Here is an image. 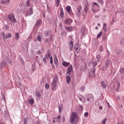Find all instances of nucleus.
Segmentation results:
<instances>
[{"instance_id":"nucleus-27","label":"nucleus","mask_w":124,"mask_h":124,"mask_svg":"<svg viewBox=\"0 0 124 124\" xmlns=\"http://www.w3.org/2000/svg\"><path fill=\"white\" fill-rule=\"evenodd\" d=\"M37 40L38 41H39V42H41L42 39H41V36L38 35L37 37Z\"/></svg>"},{"instance_id":"nucleus-41","label":"nucleus","mask_w":124,"mask_h":124,"mask_svg":"<svg viewBox=\"0 0 124 124\" xmlns=\"http://www.w3.org/2000/svg\"><path fill=\"white\" fill-rule=\"evenodd\" d=\"M121 87V83L119 82H117V88L119 89Z\"/></svg>"},{"instance_id":"nucleus-43","label":"nucleus","mask_w":124,"mask_h":124,"mask_svg":"<svg viewBox=\"0 0 124 124\" xmlns=\"http://www.w3.org/2000/svg\"><path fill=\"white\" fill-rule=\"evenodd\" d=\"M121 43L122 45H124V39L121 40Z\"/></svg>"},{"instance_id":"nucleus-38","label":"nucleus","mask_w":124,"mask_h":124,"mask_svg":"<svg viewBox=\"0 0 124 124\" xmlns=\"http://www.w3.org/2000/svg\"><path fill=\"white\" fill-rule=\"evenodd\" d=\"M80 90L81 92H84V91H85V86L81 87Z\"/></svg>"},{"instance_id":"nucleus-37","label":"nucleus","mask_w":124,"mask_h":124,"mask_svg":"<svg viewBox=\"0 0 124 124\" xmlns=\"http://www.w3.org/2000/svg\"><path fill=\"white\" fill-rule=\"evenodd\" d=\"M50 60L51 64H53V57L52 56L50 57Z\"/></svg>"},{"instance_id":"nucleus-36","label":"nucleus","mask_w":124,"mask_h":124,"mask_svg":"<svg viewBox=\"0 0 124 124\" xmlns=\"http://www.w3.org/2000/svg\"><path fill=\"white\" fill-rule=\"evenodd\" d=\"M54 63L56 64L57 63H58V59H57V58H55L54 60Z\"/></svg>"},{"instance_id":"nucleus-46","label":"nucleus","mask_w":124,"mask_h":124,"mask_svg":"<svg viewBox=\"0 0 124 124\" xmlns=\"http://www.w3.org/2000/svg\"><path fill=\"white\" fill-rule=\"evenodd\" d=\"M6 4H8L9 3V1H10V0H6Z\"/></svg>"},{"instance_id":"nucleus-33","label":"nucleus","mask_w":124,"mask_h":124,"mask_svg":"<svg viewBox=\"0 0 124 124\" xmlns=\"http://www.w3.org/2000/svg\"><path fill=\"white\" fill-rule=\"evenodd\" d=\"M36 95L38 97H40V96H41V94H40V93H39V92H36Z\"/></svg>"},{"instance_id":"nucleus-21","label":"nucleus","mask_w":124,"mask_h":124,"mask_svg":"<svg viewBox=\"0 0 124 124\" xmlns=\"http://www.w3.org/2000/svg\"><path fill=\"white\" fill-rule=\"evenodd\" d=\"M93 69H95V67L96 65H97V62L96 61H93Z\"/></svg>"},{"instance_id":"nucleus-14","label":"nucleus","mask_w":124,"mask_h":124,"mask_svg":"<svg viewBox=\"0 0 124 124\" xmlns=\"http://www.w3.org/2000/svg\"><path fill=\"white\" fill-rule=\"evenodd\" d=\"M12 37V35L11 33L7 34L5 37H4V39H7V38H11Z\"/></svg>"},{"instance_id":"nucleus-44","label":"nucleus","mask_w":124,"mask_h":124,"mask_svg":"<svg viewBox=\"0 0 124 124\" xmlns=\"http://www.w3.org/2000/svg\"><path fill=\"white\" fill-rule=\"evenodd\" d=\"M88 116H89V113L88 112H85L84 114V117H88Z\"/></svg>"},{"instance_id":"nucleus-7","label":"nucleus","mask_w":124,"mask_h":124,"mask_svg":"<svg viewBox=\"0 0 124 124\" xmlns=\"http://www.w3.org/2000/svg\"><path fill=\"white\" fill-rule=\"evenodd\" d=\"M81 10H82V6L78 5L77 8V15L79 17L81 16Z\"/></svg>"},{"instance_id":"nucleus-25","label":"nucleus","mask_w":124,"mask_h":124,"mask_svg":"<svg viewBox=\"0 0 124 124\" xmlns=\"http://www.w3.org/2000/svg\"><path fill=\"white\" fill-rule=\"evenodd\" d=\"M33 13V10H32V8H30L29 10V15H32Z\"/></svg>"},{"instance_id":"nucleus-45","label":"nucleus","mask_w":124,"mask_h":124,"mask_svg":"<svg viewBox=\"0 0 124 124\" xmlns=\"http://www.w3.org/2000/svg\"><path fill=\"white\" fill-rule=\"evenodd\" d=\"M1 34V36H2L3 38H4V37H5V35L4 34V32H2Z\"/></svg>"},{"instance_id":"nucleus-11","label":"nucleus","mask_w":124,"mask_h":124,"mask_svg":"<svg viewBox=\"0 0 124 124\" xmlns=\"http://www.w3.org/2000/svg\"><path fill=\"white\" fill-rule=\"evenodd\" d=\"M70 51L71 52L73 49V41H70V43L69 44Z\"/></svg>"},{"instance_id":"nucleus-6","label":"nucleus","mask_w":124,"mask_h":124,"mask_svg":"<svg viewBox=\"0 0 124 124\" xmlns=\"http://www.w3.org/2000/svg\"><path fill=\"white\" fill-rule=\"evenodd\" d=\"M90 3H89V2H86L85 4V7L84 9V12H85V13H87V12H88V11H89V9L90 8Z\"/></svg>"},{"instance_id":"nucleus-56","label":"nucleus","mask_w":124,"mask_h":124,"mask_svg":"<svg viewBox=\"0 0 124 124\" xmlns=\"http://www.w3.org/2000/svg\"><path fill=\"white\" fill-rule=\"evenodd\" d=\"M104 12H105L106 11V10L105 9H103Z\"/></svg>"},{"instance_id":"nucleus-63","label":"nucleus","mask_w":124,"mask_h":124,"mask_svg":"<svg viewBox=\"0 0 124 124\" xmlns=\"http://www.w3.org/2000/svg\"><path fill=\"white\" fill-rule=\"evenodd\" d=\"M3 63H4V65L5 64V63L4 62H3Z\"/></svg>"},{"instance_id":"nucleus-1","label":"nucleus","mask_w":124,"mask_h":124,"mask_svg":"<svg viewBox=\"0 0 124 124\" xmlns=\"http://www.w3.org/2000/svg\"><path fill=\"white\" fill-rule=\"evenodd\" d=\"M59 82V77L58 76H55L54 78L53 81L51 84V87L52 91H55L56 90V87H57V84Z\"/></svg>"},{"instance_id":"nucleus-22","label":"nucleus","mask_w":124,"mask_h":124,"mask_svg":"<svg viewBox=\"0 0 124 124\" xmlns=\"http://www.w3.org/2000/svg\"><path fill=\"white\" fill-rule=\"evenodd\" d=\"M101 85L102 86L103 89L106 88V84H105V82H104L103 81H101Z\"/></svg>"},{"instance_id":"nucleus-59","label":"nucleus","mask_w":124,"mask_h":124,"mask_svg":"<svg viewBox=\"0 0 124 124\" xmlns=\"http://www.w3.org/2000/svg\"><path fill=\"white\" fill-rule=\"evenodd\" d=\"M0 124H4L3 123H0Z\"/></svg>"},{"instance_id":"nucleus-23","label":"nucleus","mask_w":124,"mask_h":124,"mask_svg":"<svg viewBox=\"0 0 124 124\" xmlns=\"http://www.w3.org/2000/svg\"><path fill=\"white\" fill-rule=\"evenodd\" d=\"M103 31H107V27L106 26V23L104 24Z\"/></svg>"},{"instance_id":"nucleus-42","label":"nucleus","mask_w":124,"mask_h":124,"mask_svg":"<svg viewBox=\"0 0 124 124\" xmlns=\"http://www.w3.org/2000/svg\"><path fill=\"white\" fill-rule=\"evenodd\" d=\"M26 5H27V6H30V0L27 1Z\"/></svg>"},{"instance_id":"nucleus-10","label":"nucleus","mask_w":124,"mask_h":124,"mask_svg":"<svg viewBox=\"0 0 124 124\" xmlns=\"http://www.w3.org/2000/svg\"><path fill=\"white\" fill-rule=\"evenodd\" d=\"M72 71V65H70L69 66L67 70V74H68L69 75H70L71 74V72Z\"/></svg>"},{"instance_id":"nucleus-26","label":"nucleus","mask_w":124,"mask_h":124,"mask_svg":"<svg viewBox=\"0 0 124 124\" xmlns=\"http://www.w3.org/2000/svg\"><path fill=\"white\" fill-rule=\"evenodd\" d=\"M41 20H38L37 22H36V24H35V26H36L37 27H38V26L39 25H40V24H41Z\"/></svg>"},{"instance_id":"nucleus-12","label":"nucleus","mask_w":124,"mask_h":124,"mask_svg":"<svg viewBox=\"0 0 124 124\" xmlns=\"http://www.w3.org/2000/svg\"><path fill=\"white\" fill-rule=\"evenodd\" d=\"M72 23V20L70 19H66L65 20V24L66 25H70Z\"/></svg>"},{"instance_id":"nucleus-16","label":"nucleus","mask_w":124,"mask_h":124,"mask_svg":"<svg viewBox=\"0 0 124 124\" xmlns=\"http://www.w3.org/2000/svg\"><path fill=\"white\" fill-rule=\"evenodd\" d=\"M62 64L63 66H64L65 67H67V66H68V65H69L70 63L68 62H62Z\"/></svg>"},{"instance_id":"nucleus-48","label":"nucleus","mask_w":124,"mask_h":124,"mask_svg":"<svg viewBox=\"0 0 124 124\" xmlns=\"http://www.w3.org/2000/svg\"><path fill=\"white\" fill-rule=\"evenodd\" d=\"M59 112H61V111H62V108L61 107V106H59Z\"/></svg>"},{"instance_id":"nucleus-51","label":"nucleus","mask_w":124,"mask_h":124,"mask_svg":"<svg viewBox=\"0 0 124 124\" xmlns=\"http://www.w3.org/2000/svg\"><path fill=\"white\" fill-rule=\"evenodd\" d=\"M43 61L44 62H46V59H45V58H43Z\"/></svg>"},{"instance_id":"nucleus-49","label":"nucleus","mask_w":124,"mask_h":124,"mask_svg":"<svg viewBox=\"0 0 124 124\" xmlns=\"http://www.w3.org/2000/svg\"><path fill=\"white\" fill-rule=\"evenodd\" d=\"M46 57H47L48 58H50V53H48L47 54V55H46Z\"/></svg>"},{"instance_id":"nucleus-3","label":"nucleus","mask_w":124,"mask_h":124,"mask_svg":"<svg viewBox=\"0 0 124 124\" xmlns=\"http://www.w3.org/2000/svg\"><path fill=\"white\" fill-rule=\"evenodd\" d=\"M99 5H98L96 2H94L93 4V8L92 9V12H97L99 10Z\"/></svg>"},{"instance_id":"nucleus-39","label":"nucleus","mask_w":124,"mask_h":124,"mask_svg":"<svg viewBox=\"0 0 124 124\" xmlns=\"http://www.w3.org/2000/svg\"><path fill=\"white\" fill-rule=\"evenodd\" d=\"M1 4H4V3H5V4H6V2L5 0H1L0 1Z\"/></svg>"},{"instance_id":"nucleus-18","label":"nucleus","mask_w":124,"mask_h":124,"mask_svg":"<svg viewBox=\"0 0 124 124\" xmlns=\"http://www.w3.org/2000/svg\"><path fill=\"white\" fill-rule=\"evenodd\" d=\"M110 63H111V62L109 60H107L105 63V66L106 67H109L110 66Z\"/></svg>"},{"instance_id":"nucleus-2","label":"nucleus","mask_w":124,"mask_h":124,"mask_svg":"<svg viewBox=\"0 0 124 124\" xmlns=\"http://www.w3.org/2000/svg\"><path fill=\"white\" fill-rule=\"evenodd\" d=\"M78 116L77 112H73L71 113L70 121L72 124H74V122H76V119L78 118Z\"/></svg>"},{"instance_id":"nucleus-53","label":"nucleus","mask_w":124,"mask_h":124,"mask_svg":"<svg viewBox=\"0 0 124 124\" xmlns=\"http://www.w3.org/2000/svg\"><path fill=\"white\" fill-rule=\"evenodd\" d=\"M97 26H98V27H100V26H101L100 23H98Z\"/></svg>"},{"instance_id":"nucleus-30","label":"nucleus","mask_w":124,"mask_h":124,"mask_svg":"<svg viewBox=\"0 0 124 124\" xmlns=\"http://www.w3.org/2000/svg\"><path fill=\"white\" fill-rule=\"evenodd\" d=\"M120 73H122V74H124V68H121L120 69Z\"/></svg>"},{"instance_id":"nucleus-50","label":"nucleus","mask_w":124,"mask_h":124,"mask_svg":"<svg viewBox=\"0 0 124 124\" xmlns=\"http://www.w3.org/2000/svg\"><path fill=\"white\" fill-rule=\"evenodd\" d=\"M75 50H78V46H75Z\"/></svg>"},{"instance_id":"nucleus-20","label":"nucleus","mask_w":124,"mask_h":124,"mask_svg":"<svg viewBox=\"0 0 124 124\" xmlns=\"http://www.w3.org/2000/svg\"><path fill=\"white\" fill-rule=\"evenodd\" d=\"M66 10L68 13H70L71 12V7L70 6H67L66 7Z\"/></svg>"},{"instance_id":"nucleus-54","label":"nucleus","mask_w":124,"mask_h":124,"mask_svg":"<svg viewBox=\"0 0 124 124\" xmlns=\"http://www.w3.org/2000/svg\"><path fill=\"white\" fill-rule=\"evenodd\" d=\"M58 120H60V119H61V116H58Z\"/></svg>"},{"instance_id":"nucleus-24","label":"nucleus","mask_w":124,"mask_h":124,"mask_svg":"<svg viewBox=\"0 0 124 124\" xmlns=\"http://www.w3.org/2000/svg\"><path fill=\"white\" fill-rule=\"evenodd\" d=\"M55 1H56V6L57 7H59V6L60 5V0H55Z\"/></svg>"},{"instance_id":"nucleus-52","label":"nucleus","mask_w":124,"mask_h":124,"mask_svg":"<svg viewBox=\"0 0 124 124\" xmlns=\"http://www.w3.org/2000/svg\"><path fill=\"white\" fill-rule=\"evenodd\" d=\"M99 109H100V110H102V109H103L102 107V106L99 107Z\"/></svg>"},{"instance_id":"nucleus-9","label":"nucleus","mask_w":124,"mask_h":124,"mask_svg":"<svg viewBox=\"0 0 124 124\" xmlns=\"http://www.w3.org/2000/svg\"><path fill=\"white\" fill-rule=\"evenodd\" d=\"M95 69H93V71H90L89 73V77H93V76H94V75H95Z\"/></svg>"},{"instance_id":"nucleus-13","label":"nucleus","mask_w":124,"mask_h":124,"mask_svg":"<svg viewBox=\"0 0 124 124\" xmlns=\"http://www.w3.org/2000/svg\"><path fill=\"white\" fill-rule=\"evenodd\" d=\"M96 61L98 62H101V56L98 54L96 56Z\"/></svg>"},{"instance_id":"nucleus-8","label":"nucleus","mask_w":124,"mask_h":124,"mask_svg":"<svg viewBox=\"0 0 124 124\" xmlns=\"http://www.w3.org/2000/svg\"><path fill=\"white\" fill-rule=\"evenodd\" d=\"M65 30H66V31H69V32L72 31L74 30V27L65 26Z\"/></svg>"},{"instance_id":"nucleus-61","label":"nucleus","mask_w":124,"mask_h":124,"mask_svg":"<svg viewBox=\"0 0 124 124\" xmlns=\"http://www.w3.org/2000/svg\"><path fill=\"white\" fill-rule=\"evenodd\" d=\"M24 124H26V122H24Z\"/></svg>"},{"instance_id":"nucleus-31","label":"nucleus","mask_w":124,"mask_h":124,"mask_svg":"<svg viewBox=\"0 0 124 124\" xmlns=\"http://www.w3.org/2000/svg\"><path fill=\"white\" fill-rule=\"evenodd\" d=\"M102 35V31H101L97 35V38H100L101 37V36Z\"/></svg>"},{"instance_id":"nucleus-4","label":"nucleus","mask_w":124,"mask_h":124,"mask_svg":"<svg viewBox=\"0 0 124 124\" xmlns=\"http://www.w3.org/2000/svg\"><path fill=\"white\" fill-rule=\"evenodd\" d=\"M9 21L12 22V23H16V18L14 16V15L10 14L7 17Z\"/></svg>"},{"instance_id":"nucleus-32","label":"nucleus","mask_w":124,"mask_h":124,"mask_svg":"<svg viewBox=\"0 0 124 124\" xmlns=\"http://www.w3.org/2000/svg\"><path fill=\"white\" fill-rule=\"evenodd\" d=\"M99 50L100 52H103V46H100L99 48Z\"/></svg>"},{"instance_id":"nucleus-15","label":"nucleus","mask_w":124,"mask_h":124,"mask_svg":"<svg viewBox=\"0 0 124 124\" xmlns=\"http://www.w3.org/2000/svg\"><path fill=\"white\" fill-rule=\"evenodd\" d=\"M71 80V78L70 77V76H67L66 77V81L67 84H69V83H70Z\"/></svg>"},{"instance_id":"nucleus-58","label":"nucleus","mask_w":124,"mask_h":124,"mask_svg":"<svg viewBox=\"0 0 124 124\" xmlns=\"http://www.w3.org/2000/svg\"><path fill=\"white\" fill-rule=\"evenodd\" d=\"M53 123H56V121H55V120H53Z\"/></svg>"},{"instance_id":"nucleus-34","label":"nucleus","mask_w":124,"mask_h":124,"mask_svg":"<svg viewBox=\"0 0 124 124\" xmlns=\"http://www.w3.org/2000/svg\"><path fill=\"white\" fill-rule=\"evenodd\" d=\"M44 34L46 37L49 36V31H46L45 32Z\"/></svg>"},{"instance_id":"nucleus-35","label":"nucleus","mask_w":124,"mask_h":124,"mask_svg":"<svg viewBox=\"0 0 124 124\" xmlns=\"http://www.w3.org/2000/svg\"><path fill=\"white\" fill-rule=\"evenodd\" d=\"M49 84L48 83H46V85H45V88L46 89V90H48V89H49Z\"/></svg>"},{"instance_id":"nucleus-28","label":"nucleus","mask_w":124,"mask_h":124,"mask_svg":"<svg viewBox=\"0 0 124 124\" xmlns=\"http://www.w3.org/2000/svg\"><path fill=\"white\" fill-rule=\"evenodd\" d=\"M98 2L99 3H100L101 5H103V4H104V1H103V0H97Z\"/></svg>"},{"instance_id":"nucleus-57","label":"nucleus","mask_w":124,"mask_h":124,"mask_svg":"<svg viewBox=\"0 0 124 124\" xmlns=\"http://www.w3.org/2000/svg\"><path fill=\"white\" fill-rule=\"evenodd\" d=\"M95 30H98V27H95Z\"/></svg>"},{"instance_id":"nucleus-55","label":"nucleus","mask_w":124,"mask_h":124,"mask_svg":"<svg viewBox=\"0 0 124 124\" xmlns=\"http://www.w3.org/2000/svg\"><path fill=\"white\" fill-rule=\"evenodd\" d=\"M108 107L110 108V105L109 104V103H108Z\"/></svg>"},{"instance_id":"nucleus-60","label":"nucleus","mask_w":124,"mask_h":124,"mask_svg":"<svg viewBox=\"0 0 124 124\" xmlns=\"http://www.w3.org/2000/svg\"><path fill=\"white\" fill-rule=\"evenodd\" d=\"M75 1H77L78 0H74Z\"/></svg>"},{"instance_id":"nucleus-47","label":"nucleus","mask_w":124,"mask_h":124,"mask_svg":"<svg viewBox=\"0 0 124 124\" xmlns=\"http://www.w3.org/2000/svg\"><path fill=\"white\" fill-rule=\"evenodd\" d=\"M5 28L6 30H9V26H8V25H6L5 26Z\"/></svg>"},{"instance_id":"nucleus-64","label":"nucleus","mask_w":124,"mask_h":124,"mask_svg":"<svg viewBox=\"0 0 124 124\" xmlns=\"http://www.w3.org/2000/svg\"><path fill=\"white\" fill-rule=\"evenodd\" d=\"M75 124H77V123H75Z\"/></svg>"},{"instance_id":"nucleus-5","label":"nucleus","mask_w":124,"mask_h":124,"mask_svg":"<svg viewBox=\"0 0 124 124\" xmlns=\"http://www.w3.org/2000/svg\"><path fill=\"white\" fill-rule=\"evenodd\" d=\"M86 97L88 102H93L94 100V97L92 94H88L86 95Z\"/></svg>"},{"instance_id":"nucleus-19","label":"nucleus","mask_w":124,"mask_h":124,"mask_svg":"<svg viewBox=\"0 0 124 124\" xmlns=\"http://www.w3.org/2000/svg\"><path fill=\"white\" fill-rule=\"evenodd\" d=\"M34 102V99H31L28 100V103H29L30 105H33Z\"/></svg>"},{"instance_id":"nucleus-17","label":"nucleus","mask_w":124,"mask_h":124,"mask_svg":"<svg viewBox=\"0 0 124 124\" xmlns=\"http://www.w3.org/2000/svg\"><path fill=\"white\" fill-rule=\"evenodd\" d=\"M63 15H64V14L63 13V9H61L59 15L60 18H62V17H63Z\"/></svg>"},{"instance_id":"nucleus-40","label":"nucleus","mask_w":124,"mask_h":124,"mask_svg":"<svg viewBox=\"0 0 124 124\" xmlns=\"http://www.w3.org/2000/svg\"><path fill=\"white\" fill-rule=\"evenodd\" d=\"M106 121H107V120L106 119V118H105V119L103 120V121L102 122V123L103 124H105V123H106Z\"/></svg>"},{"instance_id":"nucleus-29","label":"nucleus","mask_w":124,"mask_h":124,"mask_svg":"<svg viewBox=\"0 0 124 124\" xmlns=\"http://www.w3.org/2000/svg\"><path fill=\"white\" fill-rule=\"evenodd\" d=\"M15 36H16V40H18V39H19V33H16V34H15Z\"/></svg>"},{"instance_id":"nucleus-62","label":"nucleus","mask_w":124,"mask_h":124,"mask_svg":"<svg viewBox=\"0 0 124 124\" xmlns=\"http://www.w3.org/2000/svg\"><path fill=\"white\" fill-rule=\"evenodd\" d=\"M117 124H120V123H117Z\"/></svg>"}]
</instances>
